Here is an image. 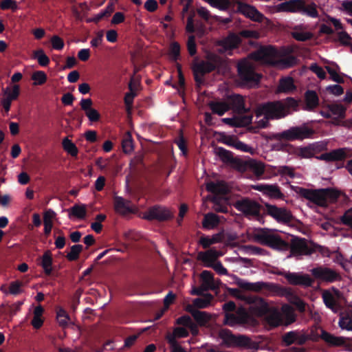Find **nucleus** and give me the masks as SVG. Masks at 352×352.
<instances>
[{
  "label": "nucleus",
  "mask_w": 352,
  "mask_h": 352,
  "mask_svg": "<svg viewBox=\"0 0 352 352\" xmlns=\"http://www.w3.org/2000/svg\"><path fill=\"white\" fill-rule=\"evenodd\" d=\"M252 60L272 65L278 69L288 68L296 63V58L292 56L283 57L280 52L272 46L261 47L238 64L239 75L242 83L248 87L256 85L259 80L258 75L254 72Z\"/></svg>",
  "instance_id": "1"
},
{
  "label": "nucleus",
  "mask_w": 352,
  "mask_h": 352,
  "mask_svg": "<svg viewBox=\"0 0 352 352\" xmlns=\"http://www.w3.org/2000/svg\"><path fill=\"white\" fill-rule=\"evenodd\" d=\"M262 106L270 118L280 119L296 111L298 101L292 98H287L282 101L270 102Z\"/></svg>",
  "instance_id": "2"
},
{
  "label": "nucleus",
  "mask_w": 352,
  "mask_h": 352,
  "mask_svg": "<svg viewBox=\"0 0 352 352\" xmlns=\"http://www.w3.org/2000/svg\"><path fill=\"white\" fill-rule=\"evenodd\" d=\"M302 195L309 201L320 206H326L329 203L336 201L340 193L333 189H303L301 190Z\"/></svg>",
  "instance_id": "3"
},
{
  "label": "nucleus",
  "mask_w": 352,
  "mask_h": 352,
  "mask_svg": "<svg viewBox=\"0 0 352 352\" xmlns=\"http://www.w3.org/2000/svg\"><path fill=\"white\" fill-rule=\"evenodd\" d=\"M224 323L230 327H236L241 324H254L255 321L248 314L245 308L240 307L236 314H226Z\"/></svg>",
  "instance_id": "4"
},
{
  "label": "nucleus",
  "mask_w": 352,
  "mask_h": 352,
  "mask_svg": "<svg viewBox=\"0 0 352 352\" xmlns=\"http://www.w3.org/2000/svg\"><path fill=\"white\" fill-rule=\"evenodd\" d=\"M206 58V61L197 63L193 66V72L197 81L200 80L199 77L201 76L203 74L210 72L214 69L215 67L219 63L217 56L212 53H207Z\"/></svg>",
  "instance_id": "5"
},
{
  "label": "nucleus",
  "mask_w": 352,
  "mask_h": 352,
  "mask_svg": "<svg viewBox=\"0 0 352 352\" xmlns=\"http://www.w3.org/2000/svg\"><path fill=\"white\" fill-rule=\"evenodd\" d=\"M173 212L167 208L160 206H155L142 213L141 217L146 220H167L173 217Z\"/></svg>",
  "instance_id": "6"
},
{
  "label": "nucleus",
  "mask_w": 352,
  "mask_h": 352,
  "mask_svg": "<svg viewBox=\"0 0 352 352\" xmlns=\"http://www.w3.org/2000/svg\"><path fill=\"white\" fill-rule=\"evenodd\" d=\"M261 242L274 249L284 250L289 248V245L283 241L278 235L269 230H262L259 235Z\"/></svg>",
  "instance_id": "7"
},
{
  "label": "nucleus",
  "mask_w": 352,
  "mask_h": 352,
  "mask_svg": "<svg viewBox=\"0 0 352 352\" xmlns=\"http://www.w3.org/2000/svg\"><path fill=\"white\" fill-rule=\"evenodd\" d=\"M314 131L305 125L292 127L281 133V137L287 140H303L309 138Z\"/></svg>",
  "instance_id": "8"
},
{
  "label": "nucleus",
  "mask_w": 352,
  "mask_h": 352,
  "mask_svg": "<svg viewBox=\"0 0 352 352\" xmlns=\"http://www.w3.org/2000/svg\"><path fill=\"white\" fill-rule=\"evenodd\" d=\"M219 337L222 340V342L228 345H239L251 348L250 340L244 336H240L238 337L234 336L229 330L222 329L219 332Z\"/></svg>",
  "instance_id": "9"
},
{
  "label": "nucleus",
  "mask_w": 352,
  "mask_h": 352,
  "mask_svg": "<svg viewBox=\"0 0 352 352\" xmlns=\"http://www.w3.org/2000/svg\"><path fill=\"white\" fill-rule=\"evenodd\" d=\"M315 278L321 281L332 283L340 279L339 274L333 269L320 266L311 270Z\"/></svg>",
  "instance_id": "10"
},
{
  "label": "nucleus",
  "mask_w": 352,
  "mask_h": 352,
  "mask_svg": "<svg viewBox=\"0 0 352 352\" xmlns=\"http://www.w3.org/2000/svg\"><path fill=\"white\" fill-rule=\"evenodd\" d=\"M266 212L280 223H287L292 218L289 210L285 208H278L274 205L266 204Z\"/></svg>",
  "instance_id": "11"
},
{
  "label": "nucleus",
  "mask_w": 352,
  "mask_h": 352,
  "mask_svg": "<svg viewBox=\"0 0 352 352\" xmlns=\"http://www.w3.org/2000/svg\"><path fill=\"white\" fill-rule=\"evenodd\" d=\"M3 98L1 100L4 110L8 112L10 109L12 101L17 99L20 94L19 85H14L12 87H7L2 89Z\"/></svg>",
  "instance_id": "12"
},
{
  "label": "nucleus",
  "mask_w": 352,
  "mask_h": 352,
  "mask_svg": "<svg viewBox=\"0 0 352 352\" xmlns=\"http://www.w3.org/2000/svg\"><path fill=\"white\" fill-rule=\"evenodd\" d=\"M236 208L247 216H256L260 211V206L256 201L243 199L236 203Z\"/></svg>",
  "instance_id": "13"
},
{
  "label": "nucleus",
  "mask_w": 352,
  "mask_h": 352,
  "mask_svg": "<svg viewBox=\"0 0 352 352\" xmlns=\"http://www.w3.org/2000/svg\"><path fill=\"white\" fill-rule=\"evenodd\" d=\"M245 300L250 304L249 310L250 314L254 316H261L267 309V304L262 298L248 297Z\"/></svg>",
  "instance_id": "14"
},
{
  "label": "nucleus",
  "mask_w": 352,
  "mask_h": 352,
  "mask_svg": "<svg viewBox=\"0 0 352 352\" xmlns=\"http://www.w3.org/2000/svg\"><path fill=\"white\" fill-rule=\"evenodd\" d=\"M305 3V0H291L277 5L275 11L277 12H300Z\"/></svg>",
  "instance_id": "15"
},
{
  "label": "nucleus",
  "mask_w": 352,
  "mask_h": 352,
  "mask_svg": "<svg viewBox=\"0 0 352 352\" xmlns=\"http://www.w3.org/2000/svg\"><path fill=\"white\" fill-rule=\"evenodd\" d=\"M238 11L255 21H261L264 18V16L255 7L246 3H239Z\"/></svg>",
  "instance_id": "16"
},
{
  "label": "nucleus",
  "mask_w": 352,
  "mask_h": 352,
  "mask_svg": "<svg viewBox=\"0 0 352 352\" xmlns=\"http://www.w3.org/2000/svg\"><path fill=\"white\" fill-rule=\"evenodd\" d=\"M312 250L308 247L307 241L302 239H296L292 241L290 256L311 254Z\"/></svg>",
  "instance_id": "17"
},
{
  "label": "nucleus",
  "mask_w": 352,
  "mask_h": 352,
  "mask_svg": "<svg viewBox=\"0 0 352 352\" xmlns=\"http://www.w3.org/2000/svg\"><path fill=\"white\" fill-rule=\"evenodd\" d=\"M232 277L234 279L235 283L239 287L245 290L252 292H259L261 289L266 288L267 287V284L262 281L250 283L243 279L239 278L236 276H232Z\"/></svg>",
  "instance_id": "18"
},
{
  "label": "nucleus",
  "mask_w": 352,
  "mask_h": 352,
  "mask_svg": "<svg viewBox=\"0 0 352 352\" xmlns=\"http://www.w3.org/2000/svg\"><path fill=\"white\" fill-rule=\"evenodd\" d=\"M287 281L292 285H300L305 287L310 286L312 283V279L308 274L300 273H287L285 275Z\"/></svg>",
  "instance_id": "19"
},
{
  "label": "nucleus",
  "mask_w": 352,
  "mask_h": 352,
  "mask_svg": "<svg viewBox=\"0 0 352 352\" xmlns=\"http://www.w3.org/2000/svg\"><path fill=\"white\" fill-rule=\"evenodd\" d=\"M222 255V253L217 250L210 249L204 252H199L198 254V259L204 263V265L210 267L214 265L217 258Z\"/></svg>",
  "instance_id": "20"
},
{
  "label": "nucleus",
  "mask_w": 352,
  "mask_h": 352,
  "mask_svg": "<svg viewBox=\"0 0 352 352\" xmlns=\"http://www.w3.org/2000/svg\"><path fill=\"white\" fill-rule=\"evenodd\" d=\"M240 39L238 36L232 34L227 38L219 41L218 50L221 53L230 54V52L237 47L239 43Z\"/></svg>",
  "instance_id": "21"
},
{
  "label": "nucleus",
  "mask_w": 352,
  "mask_h": 352,
  "mask_svg": "<svg viewBox=\"0 0 352 352\" xmlns=\"http://www.w3.org/2000/svg\"><path fill=\"white\" fill-rule=\"evenodd\" d=\"M322 299L327 307L336 313L338 310V292L334 289L326 290L322 293Z\"/></svg>",
  "instance_id": "22"
},
{
  "label": "nucleus",
  "mask_w": 352,
  "mask_h": 352,
  "mask_svg": "<svg viewBox=\"0 0 352 352\" xmlns=\"http://www.w3.org/2000/svg\"><path fill=\"white\" fill-rule=\"evenodd\" d=\"M348 150L346 148L335 149L329 153H325L316 157L318 160L326 162L338 161L344 159L346 157Z\"/></svg>",
  "instance_id": "23"
},
{
  "label": "nucleus",
  "mask_w": 352,
  "mask_h": 352,
  "mask_svg": "<svg viewBox=\"0 0 352 352\" xmlns=\"http://www.w3.org/2000/svg\"><path fill=\"white\" fill-rule=\"evenodd\" d=\"M328 108L332 115L331 123L339 125L341 120L345 116L346 108L340 104H332L329 105Z\"/></svg>",
  "instance_id": "24"
},
{
  "label": "nucleus",
  "mask_w": 352,
  "mask_h": 352,
  "mask_svg": "<svg viewBox=\"0 0 352 352\" xmlns=\"http://www.w3.org/2000/svg\"><path fill=\"white\" fill-rule=\"evenodd\" d=\"M115 210L121 214L133 212V208L131 201L123 199L122 197H116L114 201Z\"/></svg>",
  "instance_id": "25"
},
{
  "label": "nucleus",
  "mask_w": 352,
  "mask_h": 352,
  "mask_svg": "<svg viewBox=\"0 0 352 352\" xmlns=\"http://www.w3.org/2000/svg\"><path fill=\"white\" fill-rule=\"evenodd\" d=\"M252 116H241L234 118H225L222 119V122L232 126H245L252 122Z\"/></svg>",
  "instance_id": "26"
},
{
  "label": "nucleus",
  "mask_w": 352,
  "mask_h": 352,
  "mask_svg": "<svg viewBox=\"0 0 352 352\" xmlns=\"http://www.w3.org/2000/svg\"><path fill=\"white\" fill-rule=\"evenodd\" d=\"M265 320L271 327H275L283 324L281 314L276 309L269 310L265 314Z\"/></svg>",
  "instance_id": "27"
},
{
  "label": "nucleus",
  "mask_w": 352,
  "mask_h": 352,
  "mask_svg": "<svg viewBox=\"0 0 352 352\" xmlns=\"http://www.w3.org/2000/svg\"><path fill=\"white\" fill-rule=\"evenodd\" d=\"M202 280L201 287L204 289H214L218 285V282L214 280L212 274L207 270L202 272L201 274Z\"/></svg>",
  "instance_id": "28"
},
{
  "label": "nucleus",
  "mask_w": 352,
  "mask_h": 352,
  "mask_svg": "<svg viewBox=\"0 0 352 352\" xmlns=\"http://www.w3.org/2000/svg\"><path fill=\"white\" fill-rule=\"evenodd\" d=\"M283 341L287 345L302 344L305 342V338L299 332L289 331L283 336Z\"/></svg>",
  "instance_id": "29"
},
{
  "label": "nucleus",
  "mask_w": 352,
  "mask_h": 352,
  "mask_svg": "<svg viewBox=\"0 0 352 352\" xmlns=\"http://www.w3.org/2000/svg\"><path fill=\"white\" fill-rule=\"evenodd\" d=\"M209 106L214 113L220 116H223L230 109L228 100L226 101L211 102L209 103Z\"/></svg>",
  "instance_id": "30"
},
{
  "label": "nucleus",
  "mask_w": 352,
  "mask_h": 352,
  "mask_svg": "<svg viewBox=\"0 0 352 352\" xmlns=\"http://www.w3.org/2000/svg\"><path fill=\"white\" fill-rule=\"evenodd\" d=\"M69 218L84 219L87 214L86 205L80 204H76L68 210Z\"/></svg>",
  "instance_id": "31"
},
{
  "label": "nucleus",
  "mask_w": 352,
  "mask_h": 352,
  "mask_svg": "<svg viewBox=\"0 0 352 352\" xmlns=\"http://www.w3.org/2000/svg\"><path fill=\"white\" fill-rule=\"evenodd\" d=\"M56 215V212L52 209H48L44 212V232L47 235H48L52 231L53 227V221L55 219Z\"/></svg>",
  "instance_id": "32"
},
{
  "label": "nucleus",
  "mask_w": 352,
  "mask_h": 352,
  "mask_svg": "<svg viewBox=\"0 0 352 352\" xmlns=\"http://www.w3.org/2000/svg\"><path fill=\"white\" fill-rule=\"evenodd\" d=\"M220 222V217L214 213H208L205 214L202 226L206 230H212L217 227Z\"/></svg>",
  "instance_id": "33"
},
{
  "label": "nucleus",
  "mask_w": 352,
  "mask_h": 352,
  "mask_svg": "<svg viewBox=\"0 0 352 352\" xmlns=\"http://www.w3.org/2000/svg\"><path fill=\"white\" fill-rule=\"evenodd\" d=\"M283 324L285 325L290 324L296 320V314L292 307L287 305H284L281 308Z\"/></svg>",
  "instance_id": "34"
},
{
  "label": "nucleus",
  "mask_w": 352,
  "mask_h": 352,
  "mask_svg": "<svg viewBox=\"0 0 352 352\" xmlns=\"http://www.w3.org/2000/svg\"><path fill=\"white\" fill-rule=\"evenodd\" d=\"M56 320L58 324L63 328L73 324L71 318L69 316L65 309L61 307L56 308Z\"/></svg>",
  "instance_id": "35"
},
{
  "label": "nucleus",
  "mask_w": 352,
  "mask_h": 352,
  "mask_svg": "<svg viewBox=\"0 0 352 352\" xmlns=\"http://www.w3.org/2000/svg\"><path fill=\"white\" fill-rule=\"evenodd\" d=\"M321 338L328 344L333 346H341L345 344L346 338L341 336H335L324 331L321 333Z\"/></svg>",
  "instance_id": "36"
},
{
  "label": "nucleus",
  "mask_w": 352,
  "mask_h": 352,
  "mask_svg": "<svg viewBox=\"0 0 352 352\" xmlns=\"http://www.w3.org/2000/svg\"><path fill=\"white\" fill-rule=\"evenodd\" d=\"M270 119L272 118L267 116L263 106L258 107L256 111L255 122L259 127H265Z\"/></svg>",
  "instance_id": "37"
},
{
  "label": "nucleus",
  "mask_w": 352,
  "mask_h": 352,
  "mask_svg": "<svg viewBox=\"0 0 352 352\" xmlns=\"http://www.w3.org/2000/svg\"><path fill=\"white\" fill-rule=\"evenodd\" d=\"M227 100L230 108H232L234 111L240 112L245 110L244 101L241 96H230Z\"/></svg>",
  "instance_id": "38"
},
{
  "label": "nucleus",
  "mask_w": 352,
  "mask_h": 352,
  "mask_svg": "<svg viewBox=\"0 0 352 352\" xmlns=\"http://www.w3.org/2000/svg\"><path fill=\"white\" fill-rule=\"evenodd\" d=\"M206 189L213 193L225 194L228 188L227 185L223 182H218L217 183L210 182L206 184Z\"/></svg>",
  "instance_id": "39"
},
{
  "label": "nucleus",
  "mask_w": 352,
  "mask_h": 352,
  "mask_svg": "<svg viewBox=\"0 0 352 352\" xmlns=\"http://www.w3.org/2000/svg\"><path fill=\"white\" fill-rule=\"evenodd\" d=\"M305 101L307 110H311L318 104V97L314 91H307L305 94Z\"/></svg>",
  "instance_id": "40"
},
{
  "label": "nucleus",
  "mask_w": 352,
  "mask_h": 352,
  "mask_svg": "<svg viewBox=\"0 0 352 352\" xmlns=\"http://www.w3.org/2000/svg\"><path fill=\"white\" fill-rule=\"evenodd\" d=\"M293 37L297 41H305L311 38L313 34L305 31L301 26H296L292 33Z\"/></svg>",
  "instance_id": "41"
},
{
  "label": "nucleus",
  "mask_w": 352,
  "mask_h": 352,
  "mask_svg": "<svg viewBox=\"0 0 352 352\" xmlns=\"http://www.w3.org/2000/svg\"><path fill=\"white\" fill-rule=\"evenodd\" d=\"M295 89L294 80L290 77H286L280 80V84L278 87V92L288 93Z\"/></svg>",
  "instance_id": "42"
},
{
  "label": "nucleus",
  "mask_w": 352,
  "mask_h": 352,
  "mask_svg": "<svg viewBox=\"0 0 352 352\" xmlns=\"http://www.w3.org/2000/svg\"><path fill=\"white\" fill-rule=\"evenodd\" d=\"M41 266L47 274H50L52 271V257L50 251L44 253L41 259Z\"/></svg>",
  "instance_id": "43"
},
{
  "label": "nucleus",
  "mask_w": 352,
  "mask_h": 352,
  "mask_svg": "<svg viewBox=\"0 0 352 352\" xmlns=\"http://www.w3.org/2000/svg\"><path fill=\"white\" fill-rule=\"evenodd\" d=\"M325 69L327 70L331 76V78L333 81L336 82H343V78L338 73L340 68L337 65L332 64L327 65L325 66Z\"/></svg>",
  "instance_id": "44"
},
{
  "label": "nucleus",
  "mask_w": 352,
  "mask_h": 352,
  "mask_svg": "<svg viewBox=\"0 0 352 352\" xmlns=\"http://www.w3.org/2000/svg\"><path fill=\"white\" fill-rule=\"evenodd\" d=\"M213 297L211 294H207L201 298H196L193 300V305L197 308H206L208 307Z\"/></svg>",
  "instance_id": "45"
},
{
  "label": "nucleus",
  "mask_w": 352,
  "mask_h": 352,
  "mask_svg": "<svg viewBox=\"0 0 352 352\" xmlns=\"http://www.w3.org/2000/svg\"><path fill=\"white\" fill-rule=\"evenodd\" d=\"M62 145L63 149L72 156H76L78 152V148L71 140L65 138L63 140Z\"/></svg>",
  "instance_id": "46"
},
{
  "label": "nucleus",
  "mask_w": 352,
  "mask_h": 352,
  "mask_svg": "<svg viewBox=\"0 0 352 352\" xmlns=\"http://www.w3.org/2000/svg\"><path fill=\"white\" fill-rule=\"evenodd\" d=\"M193 318L199 325L204 326L210 320L211 315L206 311H197Z\"/></svg>",
  "instance_id": "47"
},
{
  "label": "nucleus",
  "mask_w": 352,
  "mask_h": 352,
  "mask_svg": "<svg viewBox=\"0 0 352 352\" xmlns=\"http://www.w3.org/2000/svg\"><path fill=\"white\" fill-rule=\"evenodd\" d=\"M34 58L37 59L41 66H47L50 63V59L45 54L43 50L39 49L33 52Z\"/></svg>",
  "instance_id": "48"
},
{
  "label": "nucleus",
  "mask_w": 352,
  "mask_h": 352,
  "mask_svg": "<svg viewBox=\"0 0 352 352\" xmlns=\"http://www.w3.org/2000/svg\"><path fill=\"white\" fill-rule=\"evenodd\" d=\"M229 145L243 152H247L250 153H254V148L252 147L237 140L232 141L230 143H229Z\"/></svg>",
  "instance_id": "49"
},
{
  "label": "nucleus",
  "mask_w": 352,
  "mask_h": 352,
  "mask_svg": "<svg viewBox=\"0 0 352 352\" xmlns=\"http://www.w3.org/2000/svg\"><path fill=\"white\" fill-rule=\"evenodd\" d=\"M219 234H214L212 236H202L199 240V243L204 248H207L210 245L219 242Z\"/></svg>",
  "instance_id": "50"
},
{
  "label": "nucleus",
  "mask_w": 352,
  "mask_h": 352,
  "mask_svg": "<svg viewBox=\"0 0 352 352\" xmlns=\"http://www.w3.org/2000/svg\"><path fill=\"white\" fill-rule=\"evenodd\" d=\"M32 79L34 85H41L46 82L47 75L43 71H36L32 74Z\"/></svg>",
  "instance_id": "51"
},
{
  "label": "nucleus",
  "mask_w": 352,
  "mask_h": 352,
  "mask_svg": "<svg viewBox=\"0 0 352 352\" xmlns=\"http://www.w3.org/2000/svg\"><path fill=\"white\" fill-rule=\"evenodd\" d=\"M122 148L124 153H130L133 150V143L131 134L128 132L122 141Z\"/></svg>",
  "instance_id": "52"
},
{
  "label": "nucleus",
  "mask_w": 352,
  "mask_h": 352,
  "mask_svg": "<svg viewBox=\"0 0 352 352\" xmlns=\"http://www.w3.org/2000/svg\"><path fill=\"white\" fill-rule=\"evenodd\" d=\"M338 324L342 329L352 331V319L349 316H341Z\"/></svg>",
  "instance_id": "53"
},
{
  "label": "nucleus",
  "mask_w": 352,
  "mask_h": 352,
  "mask_svg": "<svg viewBox=\"0 0 352 352\" xmlns=\"http://www.w3.org/2000/svg\"><path fill=\"white\" fill-rule=\"evenodd\" d=\"M278 174L283 177L294 178L295 177V173L292 167L287 166H279L277 168Z\"/></svg>",
  "instance_id": "54"
},
{
  "label": "nucleus",
  "mask_w": 352,
  "mask_h": 352,
  "mask_svg": "<svg viewBox=\"0 0 352 352\" xmlns=\"http://www.w3.org/2000/svg\"><path fill=\"white\" fill-rule=\"evenodd\" d=\"M300 12H302L304 14H306L312 18H316L318 16V12L316 9V5L315 3H311L308 5L307 7L303 6L302 10Z\"/></svg>",
  "instance_id": "55"
},
{
  "label": "nucleus",
  "mask_w": 352,
  "mask_h": 352,
  "mask_svg": "<svg viewBox=\"0 0 352 352\" xmlns=\"http://www.w3.org/2000/svg\"><path fill=\"white\" fill-rule=\"evenodd\" d=\"M316 150L314 146L302 147L299 149L298 155L304 158H310L315 155Z\"/></svg>",
  "instance_id": "56"
},
{
  "label": "nucleus",
  "mask_w": 352,
  "mask_h": 352,
  "mask_svg": "<svg viewBox=\"0 0 352 352\" xmlns=\"http://www.w3.org/2000/svg\"><path fill=\"white\" fill-rule=\"evenodd\" d=\"M82 250V245H74L72 246L69 252L67 255V258L69 261H74L77 259Z\"/></svg>",
  "instance_id": "57"
},
{
  "label": "nucleus",
  "mask_w": 352,
  "mask_h": 352,
  "mask_svg": "<svg viewBox=\"0 0 352 352\" xmlns=\"http://www.w3.org/2000/svg\"><path fill=\"white\" fill-rule=\"evenodd\" d=\"M250 167L257 176H260L264 173V165L261 162L251 161Z\"/></svg>",
  "instance_id": "58"
},
{
  "label": "nucleus",
  "mask_w": 352,
  "mask_h": 352,
  "mask_svg": "<svg viewBox=\"0 0 352 352\" xmlns=\"http://www.w3.org/2000/svg\"><path fill=\"white\" fill-rule=\"evenodd\" d=\"M1 10H12L13 11L18 9L17 2L14 0H3L0 3Z\"/></svg>",
  "instance_id": "59"
},
{
  "label": "nucleus",
  "mask_w": 352,
  "mask_h": 352,
  "mask_svg": "<svg viewBox=\"0 0 352 352\" xmlns=\"http://www.w3.org/2000/svg\"><path fill=\"white\" fill-rule=\"evenodd\" d=\"M228 261L232 262L239 266H244L249 267L252 266L250 260L244 258H230L226 259Z\"/></svg>",
  "instance_id": "60"
},
{
  "label": "nucleus",
  "mask_w": 352,
  "mask_h": 352,
  "mask_svg": "<svg viewBox=\"0 0 352 352\" xmlns=\"http://www.w3.org/2000/svg\"><path fill=\"white\" fill-rule=\"evenodd\" d=\"M265 194L274 198H278L281 195V192H280L279 189L276 186L273 185L266 186Z\"/></svg>",
  "instance_id": "61"
},
{
  "label": "nucleus",
  "mask_w": 352,
  "mask_h": 352,
  "mask_svg": "<svg viewBox=\"0 0 352 352\" xmlns=\"http://www.w3.org/2000/svg\"><path fill=\"white\" fill-rule=\"evenodd\" d=\"M188 336V331L185 327H176L172 336L168 338H172L175 340V338H185Z\"/></svg>",
  "instance_id": "62"
},
{
  "label": "nucleus",
  "mask_w": 352,
  "mask_h": 352,
  "mask_svg": "<svg viewBox=\"0 0 352 352\" xmlns=\"http://www.w3.org/2000/svg\"><path fill=\"white\" fill-rule=\"evenodd\" d=\"M51 43L54 50H60L64 47L63 39L57 35H54L51 38Z\"/></svg>",
  "instance_id": "63"
},
{
  "label": "nucleus",
  "mask_w": 352,
  "mask_h": 352,
  "mask_svg": "<svg viewBox=\"0 0 352 352\" xmlns=\"http://www.w3.org/2000/svg\"><path fill=\"white\" fill-rule=\"evenodd\" d=\"M341 221L352 230V210H347L341 217Z\"/></svg>",
  "instance_id": "64"
}]
</instances>
